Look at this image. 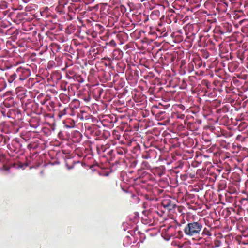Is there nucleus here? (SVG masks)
Masks as SVG:
<instances>
[{
  "label": "nucleus",
  "instance_id": "nucleus-2",
  "mask_svg": "<svg viewBox=\"0 0 248 248\" xmlns=\"http://www.w3.org/2000/svg\"><path fill=\"white\" fill-rule=\"evenodd\" d=\"M217 243H219V242L218 241L216 242V243H215L216 247H219L220 245Z\"/></svg>",
  "mask_w": 248,
  "mask_h": 248
},
{
  "label": "nucleus",
  "instance_id": "nucleus-4",
  "mask_svg": "<svg viewBox=\"0 0 248 248\" xmlns=\"http://www.w3.org/2000/svg\"><path fill=\"white\" fill-rule=\"evenodd\" d=\"M15 75H13L12 76V77H13V78H15Z\"/></svg>",
  "mask_w": 248,
  "mask_h": 248
},
{
  "label": "nucleus",
  "instance_id": "nucleus-1",
  "mask_svg": "<svg viewBox=\"0 0 248 248\" xmlns=\"http://www.w3.org/2000/svg\"><path fill=\"white\" fill-rule=\"evenodd\" d=\"M202 228V225L198 222L188 223L184 229L185 234L189 236H196L200 234Z\"/></svg>",
  "mask_w": 248,
  "mask_h": 248
},
{
  "label": "nucleus",
  "instance_id": "nucleus-3",
  "mask_svg": "<svg viewBox=\"0 0 248 248\" xmlns=\"http://www.w3.org/2000/svg\"><path fill=\"white\" fill-rule=\"evenodd\" d=\"M15 75H13L12 76V77H13V78H15Z\"/></svg>",
  "mask_w": 248,
  "mask_h": 248
}]
</instances>
